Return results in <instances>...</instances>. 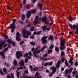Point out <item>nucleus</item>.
I'll use <instances>...</instances> for the list:
<instances>
[{
	"mask_svg": "<svg viewBox=\"0 0 78 78\" xmlns=\"http://www.w3.org/2000/svg\"><path fill=\"white\" fill-rule=\"evenodd\" d=\"M23 37L24 38H28V36H30L31 35V32L30 31H25V30L23 29Z\"/></svg>",
	"mask_w": 78,
	"mask_h": 78,
	"instance_id": "f257e3e1",
	"label": "nucleus"
},
{
	"mask_svg": "<svg viewBox=\"0 0 78 78\" xmlns=\"http://www.w3.org/2000/svg\"><path fill=\"white\" fill-rule=\"evenodd\" d=\"M36 10L35 9H33L32 10L28 12L27 14V18H29L31 15V14H34L36 12Z\"/></svg>",
	"mask_w": 78,
	"mask_h": 78,
	"instance_id": "f03ea898",
	"label": "nucleus"
},
{
	"mask_svg": "<svg viewBox=\"0 0 78 78\" xmlns=\"http://www.w3.org/2000/svg\"><path fill=\"white\" fill-rule=\"evenodd\" d=\"M16 21L15 19L13 20V24H11L10 25L9 28L10 29H11V28H12L11 30V32H13L14 31V28H15V27L13 25V24L14 25V24Z\"/></svg>",
	"mask_w": 78,
	"mask_h": 78,
	"instance_id": "7ed1b4c3",
	"label": "nucleus"
},
{
	"mask_svg": "<svg viewBox=\"0 0 78 78\" xmlns=\"http://www.w3.org/2000/svg\"><path fill=\"white\" fill-rule=\"evenodd\" d=\"M69 26L72 30H78V26L75 24L72 25L71 24H69Z\"/></svg>",
	"mask_w": 78,
	"mask_h": 78,
	"instance_id": "20e7f679",
	"label": "nucleus"
},
{
	"mask_svg": "<svg viewBox=\"0 0 78 78\" xmlns=\"http://www.w3.org/2000/svg\"><path fill=\"white\" fill-rule=\"evenodd\" d=\"M64 44H65V41L63 40L60 43V49L61 50H63L64 49V47H63Z\"/></svg>",
	"mask_w": 78,
	"mask_h": 78,
	"instance_id": "39448f33",
	"label": "nucleus"
},
{
	"mask_svg": "<svg viewBox=\"0 0 78 78\" xmlns=\"http://www.w3.org/2000/svg\"><path fill=\"white\" fill-rule=\"evenodd\" d=\"M51 69H52V73L50 75L49 77H51L53 76V75L55 73L56 71V69L55 67H53L51 68Z\"/></svg>",
	"mask_w": 78,
	"mask_h": 78,
	"instance_id": "423d86ee",
	"label": "nucleus"
},
{
	"mask_svg": "<svg viewBox=\"0 0 78 78\" xmlns=\"http://www.w3.org/2000/svg\"><path fill=\"white\" fill-rule=\"evenodd\" d=\"M48 37L47 36H45L43 37L41 39L42 40V42L43 44H45L47 41V38Z\"/></svg>",
	"mask_w": 78,
	"mask_h": 78,
	"instance_id": "0eeeda50",
	"label": "nucleus"
},
{
	"mask_svg": "<svg viewBox=\"0 0 78 78\" xmlns=\"http://www.w3.org/2000/svg\"><path fill=\"white\" fill-rule=\"evenodd\" d=\"M16 58L17 59H19L20 57H21L22 56V54L19 51H17L16 54Z\"/></svg>",
	"mask_w": 78,
	"mask_h": 78,
	"instance_id": "6e6552de",
	"label": "nucleus"
},
{
	"mask_svg": "<svg viewBox=\"0 0 78 78\" xmlns=\"http://www.w3.org/2000/svg\"><path fill=\"white\" fill-rule=\"evenodd\" d=\"M16 40L17 41H20V38H19L20 36V33L19 32H17L16 34Z\"/></svg>",
	"mask_w": 78,
	"mask_h": 78,
	"instance_id": "1a4fd4ad",
	"label": "nucleus"
},
{
	"mask_svg": "<svg viewBox=\"0 0 78 78\" xmlns=\"http://www.w3.org/2000/svg\"><path fill=\"white\" fill-rule=\"evenodd\" d=\"M41 51H40V50H39L37 51H35L34 52H33V53L36 58H37V56L36 55L35 53H39Z\"/></svg>",
	"mask_w": 78,
	"mask_h": 78,
	"instance_id": "9d476101",
	"label": "nucleus"
},
{
	"mask_svg": "<svg viewBox=\"0 0 78 78\" xmlns=\"http://www.w3.org/2000/svg\"><path fill=\"white\" fill-rule=\"evenodd\" d=\"M20 66H24V62L23 60H21V61L20 62Z\"/></svg>",
	"mask_w": 78,
	"mask_h": 78,
	"instance_id": "9b49d317",
	"label": "nucleus"
},
{
	"mask_svg": "<svg viewBox=\"0 0 78 78\" xmlns=\"http://www.w3.org/2000/svg\"><path fill=\"white\" fill-rule=\"evenodd\" d=\"M5 44V42L3 41H1V44H0V49H1V48H2V45H4Z\"/></svg>",
	"mask_w": 78,
	"mask_h": 78,
	"instance_id": "f8f14e48",
	"label": "nucleus"
},
{
	"mask_svg": "<svg viewBox=\"0 0 78 78\" xmlns=\"http://www.w3.org/2000/svg\"><path fill=\"white\" fill-rule=\"evenodd\" d=\"M0 55L2 56V58L3 59H5V55L3 54V52H0Z\"/></svg>",
	"mask_w": 78,
	"mask_h": 78,
	"instance_id": "ddd939ff",
	"label": "nucleus"
},
{
	"mask_svg": "<svg viewBox=\"0 0 78 78\" xmlns=\"http://www.w3.org/2000/svg\"><path fill=\"white\" fill-rule=\"evenodd\" d=\"M72 61H73V58H70L69 61V64H71V65H73V62H72Z\"/></svg>",
	"mask_w": 78,
	"mask_h": 78,
	"instance_id": "4468645a",
	"label": "nucleus"
},
{
	"mask_svg": "<svg viewBox=\"0 0 78 78\" xmlns=\"http://www.w3.org/2000/svg\"><path fill=\"white\" fill-rule=\"evenodd\" d=\"M43 5L42 4H41V3H39L38 4V7H40V10H42V6Z\"/></svg>",
	"mask_w": 78,
	"mask_h": 78,
	"instance_id": "2eb2a0df",
	"label": "nucleus"
},
{
	"mask_svg": "<svg viewBox=\"0 0 78 78\" xmlns=\"http://www.w3.org/2000/svg\"><path fill=\"white\" fill-rule=\"evenodd\" d=\"M35 20L34 21V23H38V21L37 20H36L38 19V16H36L35 17Z\"/></svg>",
	"mask_w": 78,
	"mask_h": 78,
	"instance_id": "dca6fc26",
	"label": "nucleus"
},
{
	"mask_svg": "<svg viewBox=\"0 0 78 78\" xmlns=\"http://www.w3.org/2000/svg\"><path fill=\"white\" fill-rule=\"evenodd\" d=\"M47 18L46 17H43L42 18V21L43 22H45V21H46L47 20Z\"/></svg>",
	"mask_w": 78,
	"mask_h": 78,
	"instance_id": "f3484780",
	"label": "nucleus"
},
{
	"mask_svg": "<svg viewBox=\"0 0 78 78\" xmlns=\"http://www.w3.org/2000/svg\"><path fill=\"white\" fill-rule=\"evenodd\" d=\"M25 19V15L24 14H23L22 16L21 20H23Z\"/></svg>",
	"mask_w": 78,
	"mask_h": 78,
	"instance_id": "a211bd4d",
	"label": "nucleus"
},
{
	"mask_svg": "<svg viewBox=\"0 0 78 78\" xmlns=\"http://www.w3.org/2000/svg\"><path fill=\"white\" fill-rule=\"evenodd\" d=\"M60 63H61L60 61H59L58 62L57 64L56 65V67L57 68H59V66H60Z\"/></svg>",
	"mask_w": 78,
	"mask_h": 78,
	"instance_id": "6ab92c4d",
	"label": "nucleus"
},
{
	"mask_svg": "<svg viewBox=\"0 0 78 78\" xmlns=\"http://www.w3.org/2000/svg\"><path fill=\"white\" fill-rule=\"evenodd\" d=\"M47 26H43L42 27V28H43V31H45V30H46L45 29H46V28H47Z\"/></svg>",
	"mask_w": 78,
	"mask_h": 78,
	"instance_id": "aec40b11",
	"label": "nucleus"
},
{
	"mask_svg": "<svg viewBox=\"0 0 78 78\" xmlns=\"http://www.w3.org/2000/svg\"><path fill=\"white\" fill-rule=\"evenodd\" d=\"M13 64L14 65H15V66H16V65H17V61H16V60H14L13 61Z\"/></svg>",
	"mask_w": 78,
	"mask_h": 78,
	"instance_id": "412c9836",
	"label": "nucleus"
},
{
	"mask_svg": "<svg viewBox=\"0 0 78 78\" xmlns=\"http://www.w3.org/2000/svg\"><path fill=\"white\" fill-rule=\"evenodd\" d=\"M47 48V46H43L41 49V51H44V50H45V48Z\"/></svg>",
	"mask_w": 78,
	"mask_h": 78,
	"instance_id": "4be33fe9",
	"label": "nucleus"
},
{
	"mask_svg": "<svg viewBox=\"0 0 78 78\" xmlns=\"http://www.w3.org/2000/svg\"><path fill=\"white\" fill-rule=\"evenodd\" d=\"M39 73H36L35 74V77L36 78H37L38 77V76L39 75Z\"/></svg>",
	"mask_w": 78,
	"mask_h": 78,
	"instance_id": "5701e85b",
	"label": "nucleus"
},
{
	"mask_svg": "<svg viewBox=\"0 0 78 78\" xmlns=\"http://www.w3.org/2000/svg\"><path fill=\"white\" fill-rule=\"evenodd\" d=\"M30 44H31V45H35V43L32 41L30 42Z\"/></svg>",
	"mask_w": 78,
	"mask_h": 78,
	"instance_id": "b1692460",
	"label": "nucleus"
},
{
	"mask_svg": "<svg viewBox=\"0 0 78 78\" xmlns=\"http://www.w3.org/2000/svg\"><path fill=\"white\" fill-rule=\"evenodd\" d=\"M53 36H51V35L49 37V39H50L51 40H52L53 39Z\"/></svg>",
	"mask_w": 78,
	"mask_h": 78,
	"instance_id": "393cba45",
	"label": "nucleus"
},
{
	"mask_svg": "<svg viewBox=\"0 0 78 78\" xmlns=\"http://www.w3.org/2000/svg\"><path fill=\"white\" fill-rule=\"evenodd\" d=\"M0 73L2 75H3V71L2 69H0Z\"/></svg>",
	"mask_w": 78,
	"mask_h": 78,
	"instance_id": "a878e982",
	"label": "nucleus"
},
{
	"mask_svg": "<svg viewBox=\"0 0 78 78\" xmlns=\"http://www.w3.org/2000/svg\"><path fill=\"white\" fill-rule=\"evenodd\" d=\"M23 78H31V76H23Z\"/></svg>",
	"mask_w": 78,
	"mask_h": 78,
	"instance_id": "bb28decb",
	"label": "nucleus"
},
{
	"mask_svg": "<svg viewBox=\"0 0 78 78\" xmlns=\"http://www.w3.org/2000/svg\"><path fill=\"white\" fill-rule=\"evenodd\" d=\"M69 72V69H67L65 71V73L66 74H65V76H66L68 74V72Z\"/></svg>",
	"mask_w": 78,
	"mask_h": 78,
	"instance_id": "cd10ccee",
	"label": "nucleus"
},
{
	"mask_svg": "<svg viewBox=\"0 0 78 78\" xmlns=\"http://www.w3.org/2000/svg\"><path fill=\"white\" fill-rule=\"evenodd\" d=\"M34 30V27H31V29L30 30V31H33Z\"/></svg>",
	"mask_w": 78,
	"mask_h": 78,
	"instance_id": "c85d7f7f",
	"label": "nucleus"
},
{
	"mask_svg": "<svg viewBox=\"0 0 78 78\" xmlns=\"http://www.w3.org/2000/svg\"><path fill=\"white\" fill-rule=\"evenodd\" d=\"M3 36L5 38V39H8V36L6 35H3Z\"/></svg>",
	"mask_w": 78,
	"mask_h": 78,
	"instance_id": "c756f323",
	"label": "nucleus"
},
{
	"mask_svg": "<svg viewBox=\"0 0 78 78\" xmlns=\"http://www.w3.org/2000/svg\"><path fill=\"white\" fill-rule=\"evenodd\" d=\"M54 47V45L53 44L51 45L49 47V49H51V48H53Z\"/></svg>",
	"mask_w": 78,
	"mask_h": 78,
	"instance_id": "7c9ffc66",
	"label": "nucleus"
},
{
	"mask_svg": "<svg viewBox=\"0 0 78 78\" xmlns=\"http://www.w3.org/2000/svg\"><path fill=\"white\" fill-rule=\"evenodd\" d=\"M7 42L9 44H10L11 42H12V41L9 39L7 40Z\"/></svg>",
	"mask_w": 78,
	"mask_h": 78,
	"instance_id": "2f4dec72",
	"label": "nucleus"
},
{
	"mask_svg": "<svg viewBox=\"0 0 78 78\" xmlns=\"http://www.w3.org/2000/svg\"><path fill=\"white\" fill-rule=\"evenodd\" d=\"M41 59H43V60H44V61H47V58H41Z\"/></svg>",
	"mask_w": 78,
	"mask_h": 78,
	"instance_id": "473e14b6",
	"label": "nucleus"
},
{
	"mask_svg": "<svg viewBox=\"0 0 78 78\" xmlns=\"http://www.w3.org/2000/svg\"><path fill=\"white\" fill-rule=\"evenodd\" d=\"M42 33V31L41 30L40 31H38L37 32V35H39V34H40L41 33Z\"/></svg>",
	"mask_w": 78,
	"mask_h": 78,
	"instance_id": "72a5a7b5",
	"label": "nucleus"
},
{
	"mask_svg": "<svg viewBox=\"0 0 78 78\" xmlns=\"http://www.w3.org/2000/svg\"><path fill=\"white\" fill-rule=\"evenodd\" d=\"M65 64H66V66H69V63H67V60H66L65 61Z\"/></svg>",
	"mask_w": 78,
	"mask_h": 78,
	"instance_id": "f704fd0d",
	"label": "nucleus"
},
{
	"mask_svg": "<svg viewBox=\"0 0 78 78\" xmlns=\"http://www.w3.org/2000/svg\"><path fill=\"white\" fill-rule=\"evenodd\" d=\"M73 70V68H71L69 69V73H71L72 72V70Z\"/></svg>",
	"mask_w": 78,
	"mask_h": 78,
	"instance_id": "c9c22d12",
	"label": "nucleus"
},
{
	"mask_svg": "<svg viewBox=\"0 0 78 78\" xmlns=\"http://www.w3.org/2000/svg\"><path fill=\"white\" fill-rule=\"evenodd\" d=\"M3 71L4 72H5V73H6V68H4Z\"/></svg>",
	"mask_w": 78,
	"mask_h": 78,
	"instance_id": "e433bc0d",
	"label": "nucleus"
},
{
	"mask_svg": "<svg viewBox=\"0 0 78 78\" xmlns=\"http://www.w3.org/2000/svg\"><path fill=\"white\" fill-rule=\"evenodd\" d=\"M52 64H53V62H50L48 63V66H51Z\"/></svg>",
	"mask_w": 78,
	"mask_h": 78,
	"instance_id": "4c0bfd02",
	"label": "nucleus"
},
{
	"mask_svg": "<svg viewBox=\"0 0 78 78\" xmlns=\"http://www.w3.org/2000/svg\"><path fill=\"white\" fill-rule=\"evenodd\" d=\"M52 52V50H49L48 51V53H51Z\"/></svg>",
	"mask_w": 78,
	"mask_h": 78,
	"instance_id": "58836bf2",
	"label": "nucleus"
},
{
	"mask_svg": "<svg viewBox=\"0 0 78 78\" xmlns=\"http://www.w3.org/2000/svg\"><path fill=\"white\" fill-rule=\"evenodd\" d=\"M28 54L29 56H31L32 55V54H31V51H30L28 53Z\"/></svg>",
	"mask_w": 78,
	"mask_h": 78,
	"instance_id": "ea45409f",
	"label": "nucleus"
},
{
	"mask_svg": "<svg viewBox=\"0 0 78 78\" xmlns=\"http://www.w3.org/2000/svg\"><path fill=\"white\" fill-rule=\"evenodd\" d=\"M11 78H14V74L12 73L11 75Z\"/></svg>",
	"mask_w": 78,
	"mask_h": 78,
	"instance_id": "a19ab883",
	"label": "nucleus"
},
{
	"mask_svg": "<svg viewBox=\"0 0 78 78\" xmlns=\"http://www.w3.org/2000/svg\"><path fill=\"white\" fill-rule=\"evenodd\" d=\"M55 50L56 51H59V48L56 47L55 48Z\"/></svg>",
	"mask_w": 78,
	"mask_h": 78,
	"instance_id": "79ce46f5",
	"label": "nucleus"
},
{
	"mask_svg": "<svg viewBox=\"0 0 78 78\" xmlns=\"http://www.w3.org/2000/svg\"><path fill=\"white\" fill-rule=\"evenodd\" d=\"M23 5H25L26 4V0H23Z\"/></svg>",
	"mask_w": 78,
	"mask_h": 78,
	"instance_id": "37998d69",
	"label": "nucleus"
},
{
	"mask_svg": "<svg viewBox=\"0 0 78 78\" xmlns=\"http://www.w3.org/2000/svg\"><path fill=\"white\" fill-rule=\"evenodd\" d=\"M64 52L63 51L61 53V56H64Z\"/></svg>",
	"mask_w": 78,
	"mask_h": 78,
	"instance_id": "c03bdc74",
	"label": "nucleus"
},
{
	"mask_svg": "<svg viewBox=\"0 0 78 78\" xmlns=\"http://www.w3.org/2000/svg\"><path fill=\"white\" fill-rule=\"evenodd\" d=\"M17 77L18 78H19V73L17 72Z\"/></svg>",
	"mask_w": 78,
	"mask_h": 78,
	"instance_id": "a18cd8bd",
	"label": "nucleus"
},
{
	"mask_svg": "<svg viewBox=\"0 0 78 78\" xmlns=\"http://www.w3.org/2000/svg\"><path fill=\"white\" fill-rule=\"evenodd\" d=\"M34 37V35H31L30 36V38L31 39H33Z\"/></svg>",
	"mask_w": 78,
	"mask_h": 78,
	"instance_id": "49530a36",
	"label": "nucleus"
},
{
	"mask_svg": "<svg viewBox=\"0 0 78 78\" xmlns=\"http://www.w3.org/2000/svg\"><path fill=\"white\" fill-rule=\"evenodd\" d=\"M26 57H28V53H26L24 55Z\"/></svg>",
	"mask_w": 78,
	"mask_h": 78,
	"instance_id": "de8ad7c7",
	"label": "nucleus"
},
{
	"mask_svg": "<svg viewBox=\"0 0 78 78\" xmlns=\"http://www.w3.org/2000/svg\"><path fill=\"white\" fill-rule=\"evenodd\" d=\"M48 63L46 62L44 64V66L45 67H46V66H48Z\"/></svg>",
	"mask_w": 78,
	"mask_h": 78,
	"instance_id": "09e8293b",
	"label": "nucleus"
},
{
	"mask_svg": "<svg viewBox=\"0 0 78 78\" xmlns=\"http://www.w3.org/2000/svg\"><path fill=\"white\" fill-rule=\"evenodd\" d=\"M19 23H21V24H22L23 23V22L21 20H19Z\"/></svg>",
	"mask_w": 78,
	"mask_h": 78,
	"instance_id": "8fccbe9b",
	"label": "nucleus"
},
{
	"mask_svg": "<svg viewBox=\"0 0 78 78\" xmlns=\"http://www.w3.org/2000/svg\"><path fill=\"white\" fill-rule=\"evenodd\" d=\"M69 20H71V21L73 20V19H72V17L70 16H69Z\"/></svg>",
	"mask_w": 78,
	"mask_h": 78,
	"instance_id": "3c124183",
	"label": "nucleus"
},
{
	"mask_svg": "<svg viewBox=\"0 0 78 78\" xmlns=\"http://www.w3.org/2000/svg\"><path fill=\"white\" fill-rule=\"evenodd\" d=\"M4 64L5 66H6L7 67L9 66V64H8V63H6V62Z\"/></svg>",
	"mask_w": 78,
	"mask_h": 78,
	"instance_id": "603ef678",
	"label": "nucleus"
},
{
	"mask_svg": "<svg viewBox=\"0 0 78 78\" xmlns=\"http://www.w3.org/2000/svg\"><path fill=\"white\" fill-rule=\"evenodd\" d=\"M23 43H24V41H22L20 42V45H22V44H23Z\"/></svg>",
	"mask_w": 78,
	"mask_h": 78,
	"instance_id": "864d4df0",
	"label": "nucleus"
},
{
	"mask_svg": "<svg viewBox=\"0 0 78 78\" xmlns=\"http://www.w3.org/2000/svg\"><path fill=\"white\" fill-rule=\"evenodd\" d=\"M24 73L26 74H27L28 73V71L27 70H25L24 71Z\"/></svg>",
	"mask_w": 78,
	"mask_h": 78,
	"instance_id": "5fc2aeb1",
	"label": "nucleus"
},
{
	"mask_svg": "<svg viewBox=\"0 0 78 78\" xmlns=\"http://www.w3.org/2000/svg\"><path fill=\"white\" fill-rule=\"evenodd\" d=\"M12 44L13 46H15V43H14V42H12Z\"/></svg>",
	"mask_w": 78,
	"mask_h": 78,
	"instance_id": "6e6d98bb",
	"label": "nucleus"
},
{
	"mask_svg": "<svg viewBox=\"0 0 78 78\" xmlns=\"http://www.w3.org/2000/svg\"><path fill=\"white\" fill-rule=\"evenodd\" d=\"M7 9H9V10H11V7H10L8 6L7 7Z\"/></svg>",
	"mask_w": 78,
	"mask_h": 78,
	"instance_id": "4d7b16f0",
	"label": "nucleus"
},
{
	"mask_svg": "<svg viewBox=\"0 0 78 78\" xmlns=\"http://www.w3.org/2000/svg\"><path fill=\"white\" fill-rule=\"evenodd\" d=\"M25 62L26 63H27V62H28V59H27V58H26L25 59Z\"/></svg>",
	"mask_w": 78,
	"mask_h": 78,
	"instance_id": "13d9d810",
	"label": "nucleus"
},
{
	"mask_svg": "<svg viewBox=\"0 0 78 78\" xmlns=\"http://www.w3.org/2000/svg\"><path fill=\"white\" fill-rule=\"evenodd\" d=\"M31 26V24H29L27 25V27H30Z\"/></svg>",
	"mask_w": 78,
	"mask_h": 78,
	"instance_id": "bf43d9fd",
	"label": "nucleus"
},
{
	"mask_svg": "<svg viewBox=\"0 0 78 78\" xmlns=\"http://www.w3.org/2000/svg\"><path fill=\"white\" fill-rule=\"evenodd\" d=\"M78 62H76L75 64V66H78Z\"/></svg>",
	"mask_w": 78,
	"mask_h": 78,
	"instance_id": "052dcab7",
	"label": "nucleus"
},
{
	"mask_svg": "<svg viewBox=\"0 0 78 78\" xmlns=\"http://www.w3.org/2000/svg\"><path fill=\"white\" fill-rule=\"evenodd\" d=\"M76 73V71L75 72H73V75L75 74V73Z\"/></svg>",
	"mask_w": 78,
	"mask_h": 78,
	"instance_id": "680f3d73",
	"label": "nucleus"
},
{
	"mask_svg": "<svg viewBox=\"0 0 78 78\" xmlns=\"http://www.w3.org/2000/svg\"><path fill=\"white\" fill-rule=\"evenodd\" d=\"M8 47L6 48H5L4 49V51H7V50H8Z\"/></svg>",
	"mask_w": 78,
	"mask_h": 78,
	"instance_id": "e2e57ef3",
	"label": "nucleus"
},
{
	"mask_svg": "<svg viewBox=\"0 0 78 78\" xmlns=\"http://www.w3.org/2000/svg\"><path fill=\"white\" fill-rule=\"evenodd\" d=\"M64 61H65V59H64V58H62V62H63Z\"/></svg>",
	"mask_w": 78,
	"mask_h": 78,
	"instance_id": "0e129e2a",
	"label": "nucleus"
},
{
	"mask_svg": "<svg viewBox=\"0 0 78 78\" xmlns=\"http://www.w3.org/2000/svg\"><path fill=\"white\" fill-rule=\"evenodd\" d=\"M37 34V32H34V35H36Z\"/></svg>",
	"mask_w": 78,
	"mask_h": 78,
	"instance_id": "69168bd1",
	"label": "nucleus"
},
{
	"mask_svg": "<svg viewBox=\"0 0 78 78\" xmlns=\"http://www.w3.org/2000/svg\"><path fill=\"white\" fill-rule=\"evenodd\" d=\"M29 67H30V69H32V68H33V66H32L31 65H30L29 66Z\"/></svg>",
	"mask_w": 78,
	"mask_h": 78,
	"instance_id": "338daca9",
	"label": "nucleus"
},
{
	"mask_svg": "<svg viewBox=\"0 0 78 78\" xmlns=\"http://www.w3.org/2000/svg\"><path fill=\"white\" fill-rule=\"evenodd\" d=\"M7 78H11V77H10V76H9V75H7Z\"/></svg>",
	"mask_w": 78,
	"mask_h": 78,
	"instance_id": "774afa93",
	"label": "nucleus"
}]
</instances>
